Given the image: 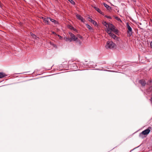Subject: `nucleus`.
I'll list each match as a JSON object with an SVG mask.
<instances>
[{
    "instance_id": "nucleus-28",
    "label": "nucleus",
    "mask_w": 152,
    "mask_h": 152,
    "mask_svg": "<svg viewBox=\"0 0 152 152\" xmlns=\"http://www.w3.org/2000/svg\"><path fill=\"white\" fill-rule=\"evenodd\" d=\"M41 18L43 20V21H44V20L46 18H45L43 17H42Z\"/></svg>"
},
{
    "instance_id": "nucleus-6",
    "label": "nucleus",
    "mask_w": 152,
    "mask_h": 152,
    "mask_svg": "<svg viewBox=\"0 0 152 152\" xmlns=\"http://www.w3.org/2000/svg\"><path fill=\"white\" fill-rule=\"evenodd\" d=\"M70 66L71 68L72 69L75 70V69H77V66L76 64L73 63L70 64Z\"/></svg>"
},
{
    "instance_id": "nucleus-22",
    "label": "nucleus",
    "mask_w": 152,
    "mask_h": 152,
    "mask_svg": "<svg viewBox=\"0 0 152 152\" xmlns=\"http://www.w3.org/2000/svg\"><path fill=\"white\" fill-rule=\"evenodd\" d=\"M69 28L70 29L74 31H75L76 30V29L74 28L72 26H69Z\"/></svg>"
},
{
    "instance_id": "nucleus-18",
    "label": "nucleus",
    "mask_w": 152,
    "mask_h": 152,
    "mask_svg": "<svg viewBox=\"0 0 152 152\" xmlns=\"http://www.w3.org/2000/svg\"><path fill=\"white\" fill-rule=\"evenodd\" d=\"M115 18L116 20L118 21H119L121 23L122 22V20L119 17H115Z\"/></svg>"
},
{
    "instance_id": "nucleus-8",
    "label": "nucleus",
    "mask_w": 152,
    "mask_h": 152,
    "mask_svg": "<svg viewBox=\"0 0 152 152\" xmlns=\"http://www.w3.org/2000/svg\"><path fill=\"white\" fill-rule=\"evenodd\" d=\"M102 24L103 25L105 26L106 28H110V24L111 23H107L106 21H104L102 22Z\"/></svg>"
},
{
    "instance_id": "nucleus-1",
    "label": "nucleus",
    "mask_w": 152,
    "mask_h": 152,
    "mask_svg": "<svg viewBox=\"0 0 152 152\" xmlns=\"http://www.w3.org/2000/svg\"><path fill=\"white\" fill-rule=\"evenodd\" d=\"M151 129V127H148L147 129L144 130L142 132L140 133L139 137L141 138H143V135H147L150 132Z\"/></svg>"
},
{
    "instance_id": "nucleus-24",
    "label": "nucleus",
    "mask_w": 152,
    "mask_h": 152,
    "mask_svg": "<svg viewBox=\"0 0 152 152\" xmlns=\"http://www.w3.org/2000/svg\"><path fill=\"white\" fill-rule=\"evenodd\" d=\"M77 38H79L80 39H83V37L81 36L80 35L78 34L77 35ZM78 40L79 41L78 39Z\"/></svg>"
},
{
    "instance_id": "nucleus-5",
    "label": "nucleus",
    "mask_w": 152,
    "mask_h": 152,
    "mask_svg": "<svg viewBox=\"0 0 152 152\" xmlns=\"http://www.w3.org/2000/svg\"><path fill=\"white\" fill-rule=\"evenodd\" d=\"M71 37L70 38L72 41H78V38L76 37L74 34L70 32L69 33Z\"/></svg>"
},
{
    "instance_id": "nucleus-7",
    "label": "nucleus",
    "mask_w": 152,
    "mask_h": 152,
    "mask_svg": "<svg viewBox=\"0 0 152 152\" xmlns=\"http://www.w3.org/2000/svg\"><path fill=\"white\" fill-rule=\"evenodd\" d=\"M76 18L80 20L81 22L84 23L85 22V19H83V17H82L80 15L77 14L76 15Z\"/></svg>"
},
{
    "instance_id": "nucleus-27",
    "label": "nucleus",
    "mask_w": 152,
    "mask_h": 152,
    "mask_svg": "<svg viewBox=\"0 0 152 152\" xmlns=\"http://www.w3.org/2000/svg\"><path fill=\"white\" fill-rule=\"evenodd\" d=\"M150 45L151 48L152 49V41L151 42Z\"/></svg>"
},
{
    "instance_id": "nucleus-3",
    "label": "nucleus",
    "mask_w": 152,
    "mask_h": 152,
    "mask_svg": "<svg viewBox=\"0 0 152 152\" xmlns=\"http://www.w3.org/2000/svg\"><path fill=\"white\" fill-rule=\"evenodd\" d=\"M115 45L112 41H109L107 42L105 47L106 48L111 49L114 47Z\"/></svg>"
},
{
    "instance_id": "nucleus-23",
    "label": "nucleus",
    "mask_w": 152,
    "mask_h": 152,
    "mask_svg": "<svg viewBox=\"0 0 152 152\" xmlns=\"http://www.w3.org/2000/svg\"><path fill=\"white\" fill-rule=\"evenodd\" d=\"M30 34L34 38L36 39H37V37L32 33L31 32L30 33Z\"/></svg>"
},
{
    "instance_id": "nucleus-15",
    "label": "nucleus",
    "mask_w": 152,
    "mask_h": 152,
    "mask_svg": "<svg viewBox=\"0 0 152 152\" xmlns=\"http://www.w3.org/2000/svg\"><path fill=\"white\" fill-rule=\"evenodd\" d=\"M50 21H51L52 22L54 23V24H56L58 23V22L57 21H56V20H54L53 19L51 18H50Z\"/></svg>"
},
{
    "instance_id": "nucleus-4",
    "label": "nucleus",
    "mask_w": 152,
    "mask_h": 152,
    "mask_svg": "<svg viewBox=\"0 0 152 152\" xmlns=\"http://www.w3.org/2000/svg\"><path fill=\"white\" fill-rule=\"evenodd\" d=\"M115 27L112 24H110V31L115 33L116 34H117L118 33V30L115 29Z\"/></svg>"
},
{
    "instance_id": "nucleus-20",
    "label": "nucleus",
    "mask_w": 152,
    "mask_h": 152,
    "mask_svg": "<svg viewBox=\"0 0 152 152\" xmlns=\"http://www.w3.org/2000/svg\"><path fill=\"white\" fill-rule=\"evenodd\" d=\"M86 26L89 29L91 30L92 29V28L88 24H86Z\"/></svg>"
},
{
    "instance_id": "nucleus-26",
    "label": "nucleus",
    "mask_w": 152,
    "mask_h": 152,
    "mask_svg": "<svg viewBox=\"0 0 152 152\" xmlns=\"http://www.w3.org/2000/svg\"><path fill=\"white\" fill-rule=\"evenodd\" d=\"M105 17L107 18L110 19H112V18L110 16H107V15H105Z\"/></svg>"
},
{
    "instance_id": "nucleus-13",
    "label": "nucleus",
    "mask_w": 152,
    "mask_h": 152,
    "mask_svg": "<svg viewBox=\"0 0 152 152\" xmlns=\"http://www.w3.org/2000/svg\"><path fill=\"white\" fill-rule=\"evenodd\" d=\"M103 5L104 7H105L108 10H110L111 9V7L107 4L104 3L103 4Z\"/></svg>"
},
{
    "instance_id": "nucleus-14",
    "label": "nucleus",
    "mask_w": 152,
    "mask_h": 152,
    "mask_svg": "<svg viewBox=\"0 0 152 152\" xmlns=\"http://www.w3.org/2000/svg\"><path fill=\"white\" fill-rule=\"evenodd\" d=\"M7 75L4 73L2 72H0V78L4 77Z\"/></svg>"
},
{
    "instance_id": "nucleus-25",
    "label": "nucleus",
    "mask_w": 152,
    "mask_h": 152,
    "mask_svg": "<svg viewBox=\"0 0 152 152\" xmlns=\"http://www.w3.org/2000/svg\"><path fill=\"white\" fill-rule=\"evenodd\" d=\"M72 4H75V2L73 0H68Z\"/></svg>"
},
{
    "instance_id": "nucleus-17",
    "label": "nucleus",
    "mask_w": 152,
    "mask_h": 152,
    "mask_svg": "<svg viewBox=\"0 0 152 152\" xmlns=\"http://www.w3.org/2000/svg\"><path fill=\"white\" fill-rule=\"evenodd\" d=\"M110 28H107V29L106 30V32L109 34H110L111 33H112L110 31Z\"/></svg>"
},
{
    "instance_id": "nucleus-16",
    "label": "nucleus",
    "mask_w": 152,
    "mask_h": 152,
    "mask_svg": "<svg viewBox=\"0 0 152 152\" xmlns=\"http://www.w3.org/2000/svg\"><path fill=\"white\" fill-rule=\"evenodd\" d=\"M109 35L114 39H115L117 37V36L116 35L112 33H111V34Z\"/></svg>"
},
{
    "instance_id": "nucleus-12",
    "label": "nucleus",
    "mask_w": 152,
    "mask_h": 152,
    "mask_svg": "<svg viewBox=\"0 0 152 152\" xmlns=\"http://www.w3.org/2000/svg\"><path fill=\"white\" fill-rule=\"evenodd\" d=\"M88 18V20L89 21H90L91 23H92L94 25H96L97 24L96 22L94 20L92 19L91 18Z\"/></svg>"
},
{
    "instance_id": "nucleus-11",
    "label": "nucleus",
    "mask_w": 152,
    "mask_h": 152,
    "mask_svg": "<svg viewBox=\"0 0 152 152\" xmlns=\"http://www.w3.org/2000/svg\"><path fill=\"white\" fill-rule=\"evenodd\" d=\"M94 8L98 12H99V13H100V14H102L103 15H104V13L101 10H100L99 9V8H98L97 7H94Z\"/></svg>"
},
{
    "instance_id": "nucleus-2",
    "label": "nucleus",
    "mask_w": 152,
    "mask_h": 152,
    "mask_svg": "<svg viewBox=\"0 0 152 152\" xmlns=\"http://www.w3.org/2000/svg\"><path fill=\"white\" fill-rule=\"evenodd\" d=\"M126 26L128 29V30L127 31V36L128 37H130L132 36L133 33L132 28L128 23L126 24Z\"/></svg>"
},
{
    "instance_id": "nucleus-21",
    "label": "nucleus",
    "mask_w": 152,
    "mask_h": 152,
    "mask_svg": "<svg viewBox=\"0 0 152 152\" xmlns=\"http://www.w3.org/2000/svg\"><path fill=\"white\" fill-rule=\"evenodd\" d=\"M152 82V81L151 80H148V82H147L146 84L147 85H150L151 84V83Z\"/></svg>"
},
{
    "instance_id": "nucleus-30",
    "label": "nucleus",
    "mask_w": 152,
    "mask_h": 152,
    "mask_svg": "<svg viewBox=\"0 0 152 152\" xmlns=\"http://www.w3.org/2000/svg\"><path fill=\"white\" fill-rule=\"evenodd\" d=\"M53 34H54V33H55V32H53Z\"/></svg>"
},
{
    "instance_id": "nucleus-10",
    "label": "nucleus",
    "mask_w": 152,
    "mask_h": 152,
    "mask_svg": "<svg viewBox=\"0 0 152 152\" xmlns=\"http://www.w3.org/2000/svg\"><path fill=\"white\" fill-rule=\"evenodd\" d=\"M139 83L142 85V86H145L146 84V82L145 80L142 79L140 80L139 81Z\"/></svg>"
},
{
    "instance_id": "nucleus-9",
    "label": "nucleus",
    "mask_w": 152,
    "mask_h": 152,
    "mask_svg": "<svg viewBox=\"0 0 152 152\" xmlns=\"http://www.w3.org/2000/svg\"><path fill=\"white\" fill-rule=\"evenodd\" d=\"M49 20H50V17H47L44 20V22L47 25H50V22L49 21Z\"/></svg>"
},
{
    "instance_id": "nucleus-19",
    "label": "nucleus",
    "mask_w": 152,
    "mask_h": 152,
    "mask_svg": "<svg viewBox=\"0 0 152 152\" xmlns=\"http://www.w3.org/2000/svg\"><path fill=\"white\" fill-rule=\"evenodd\" d=\"M64 39H65L66 41H69L70 42H71L72 41L70 38L66 37L65 38H64Z\"/></svg>"
},
{
    "instance_id": "nucleus-29",
    "label": "nucleus",
    "mask_w": 152,
    "mask_h": 152,
    "mask_svg": "<svg viewBox=\"0 0 152 152\" xmlns=\"http://www.w3.org/2000/svg\"><path fill=\"white\" fill-rule=\"evenodd\" d=\"M58 37H60V38H62V37L60 36L59 35H58Z\"/></svg>"
}]
</instances>
